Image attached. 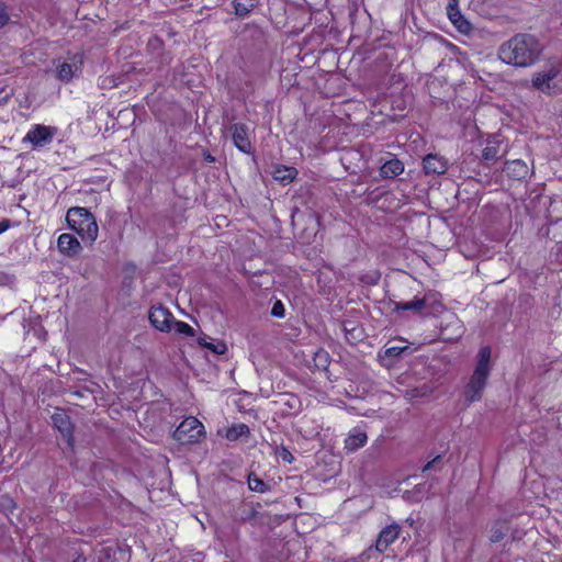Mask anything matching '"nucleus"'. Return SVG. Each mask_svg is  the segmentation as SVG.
I'll list each match as a JSON object with an SVG mask.
<instances>
[{
  "mask_svg": "<svg viewBox=\"0 0 562 562\" xmlns=\"http://www.w3.org/2000/svg\"><path fill=\"white\" fill-rule=\"evenodd\" d=\"M56 78L65 83L70 82L75 77H78L82 71L83 54L82 53H68L67 58H60L54 61Z\"/></svg>",
  "mask_w": 562,
  "mask_h": 562,
  "instance_id": "20e7f679",
  "label": "nucleus"
},
{
  "mask_svg": "<svg viewBox=\"0 0 562 562\" xmlns=\"http://www.w3.org/2000/svg\"><path fill=\"white\" fill-rule=\"evenodd\" d=\"M234 146L244 154L252 153V144L249 137V127L245 123H234L229 126Z\"/></svg>",
  "mask_w": 562,
  "mask_h": 562,
  "instance_id": "9d476101",
  "label": "nucleus"
},
{
  "mask_svg": "<svg viewBox=\"0 0 562 562\" xmlns=\"http://www.w3.org/2000/svg\"><path fill=\"white\" fill-rule=\"evenodd\" d=\"M542 72L544 74L546 77H550V81L552 82V80L557 78L559 70L555 68H550L549 70Z\"/></svg>",
  "mask_w": 562,
  "mask_h": 562,
  "instance_id": "4c0bfd02",
  "label": "nucleus"
},
{
  "mask_svg": "<svg viewBox=\"0 0 562 562\" xmlns=\"http://www.w3.org/2000/svg\"><path fill=\"white\" fill-rule=\"evenodd\" d=\"M401 533V527L397 524H391L384 527L375 541V549L380 553H384L389 547L394 543Z\"/></svg>",
  "mask_w": 562,
  "mask_h": 562,
  "instance_id": "ddd939ff",
  "label": "nucleus"
},
{
  "mask_svg": "<svg viewBox=\"0 0 562 562\" xmlns=\"http://www.w3.org/2000/svg\"><path fill=\"white\" fill-rule=\"evenodd\" d=\"M205 435L203 424L196 417H187L175 430V438L181 443H194Z\"/></svg>",
  "mask_w": 562,
  "mask_h": 562,
  "instance_id": "39448f33",
  "label": "nucleus"
},
{
  "mask_svg": "<svg viewBox=\"0 0 562 562\" xmlns=\"http://www.w3.org/2000/svg\"><path fill=\"white\" fill-rule=\"evenodd\" d=\"M407 202L405 194L384 188H375L368 192L366 203L385 213H393L400 210Z\"/></svg>",
  "mask_w": 562,
  "mask_h": 562,
  "instance_id": "7ed1b4c3",
  "label": "nucleus"
},
{
  "mask_svg": "<svg viewBox=\"0 0 562 562\" xmlns=\"http://www.w3.org/2000/svg\"><path fill=\"white\" fill-rule=\"evenodd\" d=\"M202 156L203 160L207 164H213L215 161V157L209 150H204Z\"/></svg>",
  "mask_w": 562,
  "mask_h": 562,
  "instance_id": "58836bf2",
  "label": "nucleus"
},
{
  "mask_svg": "<svg viewBox=\"0 0 562 562\" xmlns=\"http://www.w3.org/2000/svg\"><path fill=\"white\" fill-rule=\"evenodd\" d=\"M509 529L510 526L508 520H496L491 528L490 541L493 543L501 542L507 536Z\"/></svg>",
  "mask_w": 562,
  "mask_h": 562,
  "instance_id": "b1692460",
  "label": "nucleus"
},
{
  "mask_svg": "<svg viewBox=\"0 0 562 562\" xmlns=\"http://www.w3.org/2000/svg\"><path fill=\"white\" fill-rule=\"evenodd\" d=\"M542 54V46L535 35L518 33L498 48V58L506 65L527 68L535 65Z\"/></svg>",
  "mask_w": 562,
  "mask_h": 562,
  "instance_id": "f257e3e1",
  "label": "nucleus"
},
{
  "mask_svg": "<svg viewBox=\"0 0 562 562\" xmlns=\"http://www.w3.org/2000/svg\"><path fill=\"white\" fill-rule=\"evenodd\" d=\"M57 133V127L44 124H33L23 138V143H30L34 148L50 144Z\"/></svg>",
  "mask_w": 562,
  "mask_h": 562,
  "instance_id": "423d86ee",
  "label": "nucleus"
},
{
  "mask_svg": "<svg viewBox=\"0 0 562 562\" xmlns=\"http://www.w3.org/2000/svg\"><path fill=\"white\" fill-rule=\"evenodd\" d=\"M368 441V436L366 431L361 430L359 427H353L348 432L347 437L344 440V449L350 453L359 450L364 447Z\"/></svg>",
  "mask_w": 562,
  "mask_h": 562,
  "instance_id": "6ab92c4d",
  "label": "nucleus"
},
{
  "mask_svg": "<svg viewBox=\"0 0 562 562\" xmlns=\"http://www.w3.org/2000/svg\"><path fill=\"white\" fill-rule=\"evenodd\" d=\"M172 325L175 327L176 333L190 337L194 336V329L188 323L175 319Z\"/></svg>",
  "mask_w": 562,
  "mask_h": 562,
  "instance_id": "7c9ffc66",
  "label": "nucleus"
},
{
  "mask_svg": "<svg viewBox=\"0 0 562 562\" xmlns=\"http://www.w3.org/2000/svg\"><path fill=\"white\" fill-rule=\"evenodd\" d=\"M58 251L66 257H74L81 250V245L76 236L69 233H63L57 239Z\"/></svg>",
  "mask_w": 562,
  "mask_h": 562,
  "instance_id": "2eb2a0df",
  "label": "nucleus"
},
{
  "mask_svg": "<svg viewBox=\"0 0 562 562\" xmlns=\"http://www.w3.org/2000/svg\"><path fill=\"white\" fill-rule=\"evenodd\" d=\"M52 422L54 427L61 434L67 446L70 449H74L75 446V437L74 430L75 426L70 420V417L65 412H56L52 415Z\"/></svg>",
  "mask_w": 562,
  "mask_h": 562,
  "instance_id": "9b49d317",
  "label": "nucleus"
},
{
  "mask_svg": "<svg viewBox=\"0 0 562 562\" xmlns=\"http://www.w3.org/2000/svg\"><path fill=\"white\" fill-rule=\"evenodd\" d=\"M434 303H435L439 308H442V307H443V305H442V303H441L440 301H435Z\"/></svg>",
  "mask_w": 562,
  "mask_h": 562,
  "instance_id": "a19ab883",
  "label": "nucleus"
},
{
  "mask_svg": "<svg viewBox=\"0 0 562 562\" xmlns=\"http://www.w3.org/2000/svg\"><path fill=\"white\" fill-rule=\"evenodd\" d=\"M379 171L383 179H393L403 173L404 164L397 157L393 156L382 164Z\"/></svg>",
  "mask_w": 562,
  "mask_h": 562,
  "instance_id": "aec40b11",
  "label": "nucleus"
},
{
  "mask_svg": "<svg viewBox=\"0 0 562 562\" xmlns=\"http://www.w3.org/2000/svg\"><path fill=\"white\" fill-rule=\"evenodd\" d=\"M406 348L407 347L392 346V347L386 348L384 353L389 358H394V357L400 356Z\"/></svg>",
  "mask_w": 562,
  "mask_h": 562,
  "instance_id": "72a5a7b5",
  "label": "nucleus"
},
{
  "mask_svg": "<svg viewBox=\"0 0 562 562\" xmlns=\"http://www.w3.org/2000/svg\"><path fill=\"white\" fill-rule=\"evenodd\" d=\"M148 319L155 329L161 333H169L172 328L175 317L167 307L159 304L150 307Z\"/></svg>",
  "mask_w": 562,
  "mask_h": 562,
  "instance_id": "6e6552de",
  "label": "nucleus"
},
{
  "mask_svg": "<svg viewBox=\"0 0 562 562\" xmlns=\"http://www.w3.org/2000/svg\"><path fill=\"white\" fill-rule=\"evenodd\" d=\"M532 85L538 90L547 91L551 86L550 77H546L543 72H538L532 77Z\"/></svg>",
  "mask_w": 562,
  "mask_h": 562,
  "instance_id": "c756f323",
  "label": "nucleus"
},
{
  "mask_svg": "<svg viewBox=\"0 0 562 562\" xmlns=\"http://www.w3.org/2000/svg\"><path fill=\"white\" fill-rule=\"evenodd\" d=\"M10 21L8 7L4 2H0V29L5 26Z\"/></svg>",
  "mask_w": 562,
  "mask_h": 562,
  "instance_id": "473e14b6",
  "label": "nucleus"
},
{
  "mask_svg": "<svg viewBox=\"0 0 562 562\" xmlns=\"http://www.w3.org/2000/svg\"><path fill=\"white\" fill-rule=\"evenodd\" d=\"M271 315L277 318H283L285 315V307L280 300H277L271 307Z\"/></svg>",
  "mask_w": 562,
  "mask_h": 562,
  "instance_id": "2f4dec72",
  "label": "nucleus"
},
{
  "mask_svg": "<svg viewBox=\"0 0 562 562\" xmlns=\"http://www.w3.org/2000/svg\"><path fill=\"white\" fill-rule=\"evenodd\" d=\"M66 222L70 229L75 231L81 239L92 245L99 235V226L94 215L86 207L74 206L67 211Z\"/></svg>",
  "mask_w": 562,
  "mask_h": 562,
  "instance_id": "f03ea898",
  "label": "nucleus"
},
{
  "mask_svg": "<svg viewBox=\"0 0 562 562\" xmlns=\"http://www.w3.org/2000/svg\"><path fill=\"white\" fill-rule=\"evenodd\" d=\"M492 350L491 347L484 346L479 351V360L470 382L479 387H485L487 378L490 375V360Z\"/></svg>",
  "mask_w": 562,
  "mask_h": 562,
  "instance_id": "0eeeda50",
  "label": "nucleus"
},
{
  "mask_svg": "<svg viewBox=\"0 0 562 562\" xmlns=\"http://www.w3.org/2000/svg\"><path fill=\"white\" fill-rule=\"evenodd\" d=\"M280 457L283 461H286L289 463H291L294 460L292 453L286 449H282V451L280 452Z\"/></svg>",
  "mask_w": 562,
  "mask_h": 562,
  "instance_id": "e433bc0d",
  "label": "nucleus"
},
{
  "mask_svg": "<svg viewBox=\"0 0 562 562\" xmlns=\"http://www.w3.org/2000/svg\"><path fill=\"white\" fill-rule=\"evenodd\" d=\"M260 0H233L234 12L238 18H246L257 8Z\"/></svg>",
  "mask_w": 562,
  "mask_h": 562,
  "instance_id": "393cba45",
  "label": "nucleus"
},
{
  "mask_svg": "<svg viewBox=\"0 0 562 562\" xmlns=\"http://www.w3.org/2000/svg\"><path fill=\"white\" fill-rule=\"evenodd\" d=\"M72 562H87V559L83 554H78Z\"/></svg>",
  "mask_w": 562,
  "mask_h": 562,
  "instance_id": "ea45409f",
  "label": "nucleus"
},
{
  "mask_svg": "<svg viewBox=\"0 0 562 562\" xmlns=\"http://www.w3.org/2000/svg\"><path fill=\"white\" fill-rule=\"evenodd\" d=\"M278 404L285 407L283 411L284 414L293 415L301 411L302 403L297 395L293 393H282L279 395Z\"/></svg>",
  "mask_w": 562,
  "mask_h": 562,
  "instance_id": "412c9836",
  "label": "nucleus"
},
{
  "mask_svg": "<svg viewBox=\"0 0 562 562\" xmlns=\"http://www.w3.org/2000/svg\"><path fill=\"white\" fill-rule=\"evenodd\" d=\"M312 361H313V364L311 367L314 370L325 371L328 369L331 359H330L329 353L325 349L319 348L314 352Z\"/></svg>",
  "mask_w": 562,
  "mask_h": 562,
  "instance_id": "a878e982",
  "label": "nucleus"
},
{
  "mask_svg": "<svg viewBox=\"0 0 562 562\" xmlns=\"http://www.w3.org/2000/svg\"><path fill=\"white\" fill-rule=\"evenodd\" d=\"M259 503L252 502H240L232 513V519L238 526L249 522L255 525L259 517Z\"/></svg>",
  "mask_w": 562,
  "mask_h": 562,
  "instance_id": "1a4fd4ad",
  "label": "nucleus"
},
{
  "mask_svg": "<svg viewBox=\"0 0 562 562\" xmlns=\"http://www.w3.org/2000/svg\"><path fill=\"white\" fill-rule=\"evenodd\" d=\"M297 173L299 171L294 167L278 165L273 169L272 177L283 184H289L296 178Z\"/></svg>",
  "mask_w": 562,
  "mask_h": 562,
  "instance_id": "4be33fe9",
  "label": "nucleus"
},
{
  "mask_svg": "<svg viewBox=\"0 0 562 562\" xmlns=\"http://www.w3.org/2000/svg\"><path fill=\"white\" fill-rule=\"evenodd\" d=\"M207 339L209 337H201L199 338V344L202 347L211 350L215 355H224L227 351V346L224 341H217L216 344H214L213 341H209Z\"/></svg>",
  "mask_w": 562,
  "mask_h": 562,
  "instance_id": "bb28decb",
  "label": "nucleus"
},
{
  "mask_svg": "<svg viewBox=\"0 0 562 562\" xmlns=\"http://www.w3.org/2000/svg\"><path fill=\"white\" fill-rule=\"evenodd\" d=\"M504 171L506 176L514 181H524L529 176V167L521 159L506 161Z\"/></svg>",
  "mask_w": 562,
  "mask_h": 562,
  "instance_id": "a211bd4d",
  "label": "nucleus"
},
{
  "mask_svg": "<svg viewBox=\"0 0 562 562\" xmlns=\"http://www.w3.org/2000/svg\"><path fill=\"white\" fill-rule=\"evenodd\" d=\"M217 436L228 441H237L243 438H248L250 436V428L244 423H235L226 428L218 429Z\"/></svg>",
  "mask_w": 562,
  "mask_h": 562,
  "instance_id": "f3484780",
  "label": "nucleus"
},
{
  "mask_svg": "<svg viewBox=\"0 0 562 562\" xmlns=\"http://www.w3.org/2000/svg\"><path fill=\"white\" fill-rule=\"evenodd\" d=\"M484 387H479L477 385H474L469 381V383L465 386L464 395L465 400L469 403H473L475 401H479L482 396Z\"/></svg>",
  "mask_w": 562,
  "mask_h": 562,
  "instance_id": "cd10ccee",
  "label": "nucleus"
},
{
  "mask_svg": "<svg viewBox=\"0 0 562 562\" xmlns=\"http://www.w3.org/2000/svg\"><path fill=\"white\" fill-rule=\"evenodd\" d=\"M503 140L498 135H492L486 140V146L482 150V160L486 166L495 164L505 150H502Z\"/></svg>",
  "mask_w": 562,
  "mask_h": 562,
  "instance_id": "f8f14e48",
  "label": "nucleus"
},
{
  "mask_svg": "<svg viewBox=\"0 0 562 562\" xmlns=\"http://www.w3.org/2000/svg\"><path fill=\"white\" fill-rule=\"evenodd\" d=\"M441 454H438L432 460L428 461L424 467H423V472H427V471H430L431 469L435 468V464L439 461H441Z\"/></svg>",
  "mask_w": 562,
  "mask_h": 562,
  "instance_id": "f704fd0d",
  "label": "nucleus"
},
{
  "mask_svg": "<svg viewBox=\"0 0 562 562\" xmlns=\"http://www.w3.org/2000/svg\"><path fill=\"white\" fill-rule=\"evenodd\" d=\"M12 226V222L9 218H3L0 221V234L4 233Z\"/></svg>",
  "mask_w": 562,
  "mask_h": 562,
  "instance_id": "c9c22d12",
  "label": "nucleus"
},
{
  "mask_svg": "<svg viewBox=\"0 0 562 562\" xmlns=\"http://www.w3.org/2000/svg\"><path fill=\"white\" fill-rule=\"evenodd\" d=\"M447 15L450 22L462 33L471 30L470 22L463 16L459 9L458 0H449L447 5Z\"/></svg>",
  "mask_w": 562,
  "mask_h": 562,
  "instance_id": "dca6fc26",
  "label": "nucleus"
},
{
  "mask_svg": "<svg viewBox=\"0 0 562 562\" xmlns=\"http://www.w3.org/2000/svg\"><path fill=\"white\" fill-rule=\"evenodd\" d=\"M247 481H248V487L254 492L265 493L268 490L267 483L254 473H250L248 475Z\"/></svg>",
  "mask_w": 562,
  "mask_h": 562,
  "instance_id": "c85d7f7f",
  "label": "nucleus"
},
{
  "mask_svg": "<svg viewBox=\"0 0 562 562\" xmlns=\"http://www.w3.org/2000/svg\"><path fill=\"white\" fill-rule=\"evenodd\" d=\"M435 296H436V293H428V294H426L423 297L415 296L409 302H398V303H396L395 304V310L396 311H420V310H423L426 306V304L429 301V299L435 297Z\"/></svg>",
  "mask_w": 562,
  "mask_h": 562,
  "instance_id": "5701e85b",
  "label": "nucleus"
},
{
  "mask_svg": "<svg viewBox=\"0 0 562 562\" xmlns=\"http://www.w3.org/2000/svg\"><path fill=\"white\" fill-rule=\"evenodd\" d=\"M423 169L427 176L443 175L448 169V160L438 154H428L423 158Z\"/></svg>",
  "mask_w": 562,
  "mask_h": 562,
  "instance_id": "4468645a",
  "label": "nucleus"
}]
</instances>
